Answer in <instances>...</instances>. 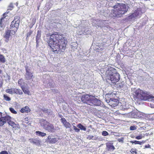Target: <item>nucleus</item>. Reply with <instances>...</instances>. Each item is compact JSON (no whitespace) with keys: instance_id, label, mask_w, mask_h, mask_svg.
<instances>
[{"instance_id":"16","label":"nucleus","mask_w":154,"mask_h":154,"mask_svg":"<svg viewBox=\"0 0 154 154\" xmlns=\"http://www.w3.org/2000/svg\"><path fill=\"white\" fill-rule=\"evenodd\" d=\"M10 26L11 30L10 31V32H11L12 34L14 35L15 33V32L17 31L18 27H16L14 26H13L12 27L11 26V25Z\"/></svg>"},{"instance_id":"52","label":"nucleus","mask_w":154,"mask_h":154,"mask_svg":"<svg viewBox=\"0 0 154 154\" xmlns=\"http://www.w3.org/2000/svg\"><path fill=\"white\" fill-rule=\"evenodd\" d=\"M2 113L0 112V115H1V116H2Z\"/></svg>"},{"instance_id":"56","label":"nucleus","mask_w":154,"mask_h":154,"mask_svg":"<svg viewBox=\"0 0 154 154\" xmlns=\"http://www.w3.org/2000/svg\"><path fill=\"white\" fill-rule=\"evenodd\" d=\"M60 116L61 117V119L62 118V116H61V115H60Z\"/></svg>"},{"instance_id":"17","label":"nucleus","mask_w":154,"mask_h":154,"mask_svg":"<svg viewBox=\"0 0 154 154\" xmlns=\"http://www.w3.org/2000/svg\"><path fill=\"white\" fill-rule=\"evenodd\" d=\"M2 117L4 118L3 119L5 121V123L6 122L8 123L11 120V117L8 116L7 115L4 117Z\"/></svg>"},{"instance_id":"33","label":"nucleus","mask_w":154,"mask_h":154,"mask_svg":"<svg viewBox=\"0 0 154 154\" xmlns=\"http://www.w3.org/2000/svg\"><path fill=\"white\" fill-rule=\"evenodd\" d=\"M14 8V6L12 3H11L8 6V10H11Z\"/></svg>"},{"instance_id":"57","label":"nucleus","mask_w":154,"mask_h":154,"mask_svg":"<svg viewBox=\"0 0 154 154\" xmlns=\"http://www.w3.org/2000/svg\"><path fill=\"white\" fill-rule=\"evenodd\" d=\"M2 70L0 69V73H1V72H2Z\"/></svg>"},{"instance_id":"9","label":"nucleus","mask_w":154,"mask_h":154,"mask_svg":"<svg viewBox=\"0 0 154 154\" xmlns=\"http://www.w3.org/2000/svg\"><path fill=\"white\" fill-rule=\"evenodd\" d=\"M91 95L88 94L83 95L81 97L82 101L84 103L89 104V103L90 102Z\"/></svg>"},{"instance_id":"40","label":"nucleus","mask_w":154,"mask_h":154,"mask_svg":"<svg viewBox=\"0 0 154 154\" xmlns=\"http://www.w3.org/2000/svg\"><path fill=\"white\" fill-rule=\"evenodd\" d=\"M93 137V136L92 135H89L88 136L87 138L88 139L90 140L92 139Z\"/></svg>"},{"instance_id":"32","label":"nucleus","mask_w":154,"mask_h":154,"mask_svg":"<svg viewBox=\"0 0 154 154\" xmlns=\"http://www.w3.org/2000/svg\"><path fill=\"white\" fill-rule=\"evenodd\" d=\"M10 111L13 113L16 114L17 113V112L15 111L14 109L12 107H10L9 108Z\"/></svg>"},{"instance_id":"47","label":"nucleus","mask_w":154,"mask_h":154,"mask_svg":"<svg viewBox=\"0 0 154 154\" xmlns=\"http://www.w3.org/2000/svg\"><path fill=\"white\" fill-rule=\"evenodd\" d=\"M150 105L151 108H154V104L150 103Z\"/></svg>"},{"instance_id":"18","label":"nucleus","mask_w":154,"mask_h":154,"mask_svg":"<svg viewBox=\"0 0 154 154\" xmlns=\"http://www.w3.org/2000/svg\"><path fill=\"white\" fill-rule=\"evenodd\" d=\"M42 110L44 112L46 113L48 115H51L52 113V111L48 109H42Z\"/></svg>"},{"instance_id":"21","label":"nucleus","mask_w":154,"mask_h":154,"mask_svg":"<svg viewBox=\"0 0 154 154\" xmlns=\"http://www.w3.org/2000/svg\"><path fill=\"white\" fill-rule=\"evenodd\" d=\"M106 146L109 150H113L115 149V147L114 146L110 144H107L106 145Z\"/></svg>"},{"instance_id":"30","label":"nucleus","mask_w":154,"mask_h":154,"mask_svg":"<svg viewBox=\"0 0 154 154\" xmlns=\"http://www.w3.org/2000/svg\"><path fill=\"white\" fill-rule=\"evenodd\" d=\"M23 82V80L22 79H20L18 81V83L20 85V86H21V88H22L23 87V85L22 83Z\"/></svg>"},{"instance_id":"43","label":"nucleus","mask_w":154,"mask_h":154,"mask_svg":"<svg viewBox=\"0 0 154 154\" xmlns=\"http://www.w3.org/2000/svg\"><path fill=\"white\" fill-rule=\"evenodd\" d=\"M3 84L2 80L1 79H0V87H1Z\"/></svg>"},{"instance_id":"10","label":"nucleus","mask_w":154,"mask_h":154,"mask_svg":"<svg viewBox=\"0 0 154 154\" xmlns=\"http://www.w3.org/2000/svg\"><path fill=\"white\" fill-rule=\"evenodd\" d=\"M19 19V17L18 16L15 17L14 20L11 22V26L13 27V26H14L16 27H18L20 23Z\"/></svg>"},{"instance_id":"36","label":"nucleus","mask_w":154,"mask_h":154,"mask_svg":"<svg viewBox=\"0 0 154 154\" xmlns=\"http://www.w3.org/2000/svg\"><path fill=\"white\" fill-rule=\"evenodd\" d=\"M131 130H134L137 129L136 127L135 126H131L130 128Z\"/></svg>"},{"instance_id":"42","label":"nucleus","mask_w":154,"mask_h":154,"mask_svg":"<svg viewBox=\"0 0 154 154\" xmlns=\"http://www.w3.org/2000/svg\"><path fill=\"white\" fill-rule=\"evenodd\" d=\"M135 150L133 149H131V152H133V153L132 154H136L137 152L135 151Z\"/></svg>"},{"instance_id":"13","label":"nucleus","mask_w":154,"mask_h":154,"mask_svg":"<svg viewBox=\"0 0 154 154\" xmlns=\"http://www.w3.org/2000/svg\"><path fill=\"white\" fill-rule=\"evenodd\" d=\"M141 13L142 12L141 11L140 9H137V10L135 11L133 14L132 16L134 17H140Z\"/></svg>"},{"instance_id":"20","label":"nucleus","mask_w":154,"mask_h":154,"mask_svg":"<svg viewBox=\"0 0 154 154\" xmlns=\"http://www.w3.org/2000/svg\"><path fill=\"white\" fill-rule=\"evenodd\" d=\"M21 88L25 94H27L29 95H30V93L28 89H26L24 87Z\"/></svg>"},{"instance_id":"25","label":"nucleus","mask_w":154,"mask_h":154,"mask_svg":"<svg viewBox=\"0 0 154 154\" xmlns=\"http://www.w3.org/2000/svg\"><path fill=\"white\" fill-rule=\"evenodd\" d=\"M118 101L117 99H115L113 98H110L109 100V102H110V104H113V103H112L113 102H117Z\"/></svg>"},{"instance_id":"44","label":"nucleus","mask_w":154,"mask_h":154,"mask_svg":"<svg viewBox=\"0 0 154 154\" xmlns=\"http://www.w3.org/2000/svg\"><path fill=\"white\" fill-rule=\"evenodd\" d=\"M32 31H29L27 33V36H30L32 34Z\"/></svg>"},{"instance_id":"41","label":"nucleus","mask_w":154,"mask_h":154,"mask_svg":"<svg viewBox=\"0 0 154 154\" xmlns=\"http://www.w3.org/2000/svg\"><path fill=\"white\" fill-rule=\"evenodd\" d=\"M118 141L119 142H122V143H123V140H124V138H122L120 139H118Z\"/></svg>"},{"instance_id":"58","label":"nucleus","mask_w":154,"mask_h":154,"mask_svg":"<svg viewBox=\"0 0 154 154\" xmlns=\"http://www.w3.org/2000/svg\"><path fill=\"white\" fill-rule=\"evenodd\" d=\"M5 14H6V13H4V14H3V15H5Z\"/></svg>"},{"instance_id":"8","label":"nucleus","mask_w":154,"mask_h":154,"mask_svg":"<svg viewBox=\"0 0 154 154\" xmlns=\"http://www.w3.org/2000/svg\"><path fill=\"white\" fill-rule=\"evenodd\" d=\"M59 138L54 137L53 136H49L46 139V141L50 143H54L59 140Z\"/></svg>"},{"instance_id":"55","label":"nucleus","mask_w":154,"mask_h":154,"mask_svg":"<svg viewBox=\"0 0 154 154\" xmlns=\"http://www.w3.org/2000/svg\"><path fill=\"white\" fill-rule=\"evenodd\" d=\"M97 139V137H96V138H94V140H96Z\"/></svg>"},{"instance_id":"11","label":"nucleus","mask_w":154,"mask_h":154,"mask_svg":"<svg viewBox=\"0 0 154 154\" xmlns=\"http://www.w3.org/2000/svg\"><path fill=\"white\" fill-rule=\"evenodd\" d=\"M60 120L64 126L66 128H69L71 127V125L69 122L66 121L65 118H62Z\"/></svg>"},{"instance_id":"15","label":"nucleus","mask_w":154,"mask_h":154,"mask_svg":"<svg viewBox=\"0 0 154 154\" xmlns=\"http://www.w3.org/2000/svg\"><path fill=\"white\" fill-rule=\"evenodd\" d=\"M13 94H17L22 95L23 94V92L20 89L13 88Z\"/></svg>"},{"instance_id":"31","label":"nucleus","mask_w":154,"mask_h":154,"mask_svg":"<svg viewBox=\"0 0 154 154\" xmlns=\"http://www.w3.org/2000/svg\"><path fill=\"white\" fill-rule=\"evenodd\" d=\"M145 142V141L143 140L141 142L136 140L134 141V143L135 144H139L140 145H141L142 143H144Z\"/></svg>"},{"instance_id":"51","label":"nucleus","mask_w":154,"mask_h":154,"mask_svg":"<svg viewBox=\"0 0 154 154\" xmlns=\"http://www.w3.org/2000/svg\"><path fill=\"white\" fill-rule=\"evenodd\" d=\"M90 54H89V55H88V54H87V55H86V56L87 57H89V55H90Z\"/></svg>"},{"instance_id":"26","label":"nucleus","mask_w":154,"mask_h":154,"mask_svg":"<svg viewBox=\"0 0 154 154\" xmlns=\"http://www.w3.org/2000/svg\"><path fill=\"white\" fill-rule=\"evenodd\" d=\"M0 61L2 63H4L6 61L4 57L2 55H0Z\"/></svg>"},{"instance_id":"27","label":"nucleus","mask_w":154,"mask_h":154,"mask_svg":"<svg viewBox=\"0 0 154 154\" xmlns=\"http://www.w3.org/2000/svg\"><path fill=\"white\" fill-rule=\"evenodd\" d=\"M13 88H11L10 89H7L6 90V92L11 94H13Z\"/></svg>"},{"instance_id":"12","label":"nucleus","mask_w":154,"mask_h":154,"mask_svg":"<svg viewBox=\"0 0 154 154\" xmlns=\"http://www.w3.org/2000/svg\"><path fill=\"white\" fill-rule=\"evenodd\" d=\"M29 140L31 143L34 144L37 146L39 145L41 143V141L38 140L37 138L30 139Z\"/></svg>"},{"instance_id":"7","label":"nucleus","mask_w":154,"mask_h":154,"mask_svg":"<svg viewBox=\"0 0 154 154\" xmlns=\"http://www.w3.org/2000/svg\"><path fill=\"white\" fill-rule=\"evenodd\" d=\"M90 102H89V105L91 106L98 105L100 103V100L97 99L95 96L91 95Z\"/></svg>"},{"instance_id":"53","label":"nucleus","mask_w":154,"mask_h":154,"mask_svg":"<svg viewBox=\"0 0 154 154\" xmlns=\"http://www.w3.org/2000/svg\"><path fill=\"white\" fill-rule=\"evenodd\" d=\"M100 49H101V50H103V49H104V48H100Z\"/></svg>"},{"instance_id":"46","label":"nucleus","mask_w":154,"mask_h":154,"mask_svg":"<svg viewBox=\"0 0 154 154\" xmlns=\"http://www.w3.org/2000/svg\"><path fill=\"white\" fill-rule=\"evenodd\" d=\"M4 19V18L2 17L1 19V21H0V24L1 25V24L2 23V20H3Z\"/></svg>"},{"instance_id":"54","label":"nucleus","mask_w":154,"mask_h":154,"mask_svg":"<svg viewBox=\"0 0 154 154\" xmlns=\"http://www.w3.org/2000/svg\"><path fill=\"white\" fill-rule=\"evenodd\" d=\"M1 40H0V46H1Z\"/></svg>"},{"instance_id":"28","label":"nucleus","mask_w":154,"mask_h":154,"mask_svg":"<svg viewBox=\"0 0 154 154\" xmlns=\"http://www.w3.org/2000/svg\"><path fill=\"white\" fill-rule=\"evenodd\" d=\"M8 124L12 127L13 128L15 127L16 124L11 120L8 123Z\"/></svg>"},{"instance_id":"19","label":"nucleus","mask_w":154,"mask_h":154,"mask_svg":"<svg viewBox=\"0 0 154 154\" xmlns=\"http://www.w3.org/2000/svg\"><path fill=\"white\" fill-rule=\"evenodd\" d=\"M29 110V108L28 106H26L21 109L20 112H21L23 113L24 112H28Z\"/></svg>"},{"instance_id":"5","label":"nucleus","mask_w":154,"mask_h":154,"mask_svg":"<svg viewBox=\"0 0 154 154\" xmlns=\"http://www.w3.org/2000/svg\"><path fill=\"white\" fill-rule=\"evenodd\" d=\"M40 123L41 126L46 130L50 132L54 131L55 129L53 125L48 122L46 120L42 119L40 120Z\"/></svg>"},{"instance_id":"50","label":"nucleus","mask_w":154,"mask_h":154,"mask_svg":"<svg viewBox=\"0 0 154 154\" xmlns=\"http://www.w3.org/2000/svg\"><path fill=\"white\" fill-rule=\"evenodd\" d=\"M130 142L132 143H134V141H131Z\"/></svg>"},{"instance_id":"49","label":"nucleus","mask_w":154,"mask_h":154,"mask_svg":"<svg viewBox=\"0 0 154 154\" xmlns=\"http://www.w3.org/2000/svg\"><path fill=\"white\" fill-rule=\"evenodd\" d=\"M51 35H50V34H47V36H50V35L51 36Z\"/></svg>"},{"instance_id":"24","label":"nucleus","mask_w":154,"mask_h":154,"mask_svg":"<svg viewBox=\"0 0 154 154\" xmlns=\"http://www.w3.org/2000/svg\"><path fill=\"white\" fill-rule=\"evenodd\" d=\"M0 118V126H3L5 123V121L4 120V118H3L2 116Z\"/></svg>"},{"instance_id":"6","label":"nucleus","mask_w":154,"mask_h":154,"mask_svg":"<svg viewBox=\"0 0 154 154\" xmlns=\"http://www.w3.org/2000/svg\"><path fill=\"white\" fill-rule=\"evenodd\" d=\"M26 73L25 75V79L26 80L31 79L33 76V72L32 71L31 67H29L26 66L25 67Z\"/></svg>"},{"instance_id":"48","label":"nucleus","mask_w":154,"mask_h":154,"mask_svg":"<svg viewBox=\"0 0 154 154\" xmlns=\"http://www.w3.org/2000/svg\"><path fill=\"white\" fill-rule=\"evenodd\" d=\"M109 100H106V101L107 103H110V102H109Z\"/></svg>"},{"instance_id":"38","label":"nucleus","mask_w":154,"mask_h":154,"mask_svg":"<svg viewBox=\"0 0 154 154\" xmlns=\"http://www.w3.org/2000/svg\"><path fill=\"white\" fill-rule=\"evenodd\" d=\"M73 128L76 132H78L80 130L78 128H77L75 126H73Z\"/></svg>"},{"instance_id":"1","label":"nucleus","mask_w":154,"mask_h":154,"mask_svg":"<svg viewBox=\"0 0 154 154\" xmlns=\"http://www.w3.org/2000/svg\"><path fill=\"white\" fill-rule=\"evenodd\" d=\"M48 45L53 49V51H64L66 48L67 41L62 35L56 32L51 35L49 40L48 42Z\"/></svg>"},{"instance_id":"29","label":"nucleus","mask_w":154,"mask_h":154,"mask_svg":"<svg viewBox=\"0 0 154 154\" xmlns=\"http://www.w3.org/2000/svg\"><path fill=\"white\" fill-rule=\"evenodd\" d=\"M4 99L6 101H10L11 100V98L8 97L7 95L4 94L3 96Z\"/></svg>"},{"instance_id":"34","label":"nucleus","mask_w":154,"mask_h":154,"mask_svg":"<svg viewBox=\"0 0 154 154\" xmlns=\"http://www.w3.org/2000/svg\"><path fill=\"white\" fill-rule=\"evenodd\" d=\"M40 36H41V34L40 33H39L38 32V34L36 37V39L37 42L38 40L40 38Z\"/></svg>"},{"instance_id":"14","label":"nucleus","mask_w":154,"mask_h":154,"mask_svg":"<svg viewBox=\"0 0 154 154\" xmlns=\"http://www.w3.org/2000/svg\"><path fill=\"white\" fill-rule=\"evenodd\" d=\"M11 36L10 31L8 30L6 32L5 35L4 36V37L6 39L5 41L6 42H8L9 40V38Z\"/></svg>"},{"instance_id":"39","label":"nucleus","mask_w":154,"mask_h":154,"mask_svg":"<svg viewBox=\"0 0 154 154\" xmlns=\"http://www.w3.org/2000/svg\"><path fill=\"white\" fill-rule=\"evenodd\" d=\"M0 154H8L7 151H3L0 152Z\"/></svg>"},{"instance_id":"22","label":"nucleus","mask_w":154,"mask_h":154,"mask_svg":"<svg viewBox=\"0 0 154 154\" xmlns=\"http://www.w3.org/2000/svg\"><path fill=\"white\" fill-rule=\"evenodd\" d=\"M77 126L82 130H83L84 131H85L86 130V128L81 124H78Z\"/></svg>"},{"instance_id":"2","label":"nucleus","mask_w":154,"mask_h":154,"mask_svg":"<svg viewBox=\"0 0 154 154\" xmlns=\"http://www.w3.org/2000/svg\"><path fill=\"white\" fill-rule=\"evenodd\" d=\"M131 91L133 92L134 95L136 97L137 100H148L154 103V97L149 95L145 91L133 88L131 89Z\"/></svg>"},{"instance_id":"3","label":"nucleus","mask_w":154,"mask_h":154,"mask_svg":"<svg viewBox=\"0 0 154 154\" xmlns=\"http://www.w3.org/2000/svg\"><path fill=\"white\" fill-rule=\"evenodd\" d=\"M111 7L114 9L112 10L110 16L113 18L121 17L127 11L128 8L125 4H123L117 3Z\"/></svg>"},{"instance_id":"35","label":"nucleus","mask_w":154,"mask_h":154,"mask_svg":"<svg viewBox=\"0 0 154 154\" xmlns=\"http://www.w3.org/2000/svg\"><path fill=\"white\" fill-rule=\"evenodd\" d=\"M102 134L104 136H106L108 135V133L107 131H103L102 132Z\"/></svg>"},{"instance_id":"4","label":"nucleus","mask_w":154,"mask_h":154,"mask_svg":"<svg viewBox=\"0 0 154 154\" xmlns=\"http://www.w3.org/2000/svg\"><path fill=\"white\" fill-rule=\"evenodd\" d=\"M108 74L107 79L112 83H115L119 81L120 79V75L118 73L116 72L115 69L112 68L109 69L106 71Z\"/></svg>"},{"instance_id":"45","label":"nucleus","mask_w":154,"mask_h":154,"mask_svg":"<svg viewBox=\"0 0 154 154\" xmlns=\"http://www.w3.org/2000/svg\"><path fill=\"white\" fill-rule=\"evenodd\" d=\"M150 147V146L149 144H148L147 145H146L145 146V148H149Z\"/></svg>"},{"instance_id":"23","label":"nucleus","mask_w":154,"mask_h":154,"mask_svg":"<svg viewBox=\"0 0 154 154\" xmlns=\"http://www.w3.org/2000/svg\"><path fill=\"white\" fill-rule=\"evenodd\" d=\"M36 133L37 135L42 137H44L45 136L46 134L45 133L39 131H36Z\"/></svg>"},{"instance_id":"37","label":"nucleus","mask_w":154,"mask_h":154,"mask_svg":"<svg viewBox=\"0 0 154 154\" xmlns=\"http://www.w3.org/2000/svg\"><path fill=\"white\" fill-rule=\"evenodd\" d=\"M143 137H144L142 135H140L136 137L135 138L137 140H140Z\"/></svg>"}]
</instances>
